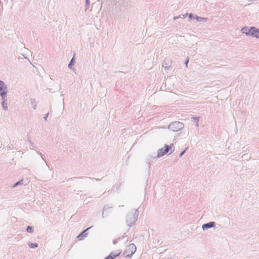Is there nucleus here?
<instances>
[{"mask_svg":"<svg viewBox=\"0 0 259 259\" xmlns=\"http://www.w3.org/2000/svg\"><path fill=\"white\" fill-rule=\"evenodd\" d=\"M7 90L8 87L7 85L3 81L0 80V95L7 94Z\"/></svg>","mask_w":259,"mask_h":259,"instance_id":"obj_6","label":"nucleus"},{"mask_svg":"<svg viewBox=\"0 0 259 259\" xmlns=\"http://www.w3.org/2000/svg\"><path fill=\"white\" fill-rule=\"evenodd\" d=\"M93 226H91L90 227H89L87 229H86L85 230H83V231H82L77 236V238L79 239V240H81L83 239V237H86V236L88 234V233H87V232Z\"/></svg>","mask_w":259,"mask_h":259,"instance_id":"obj_9","label":"nucleus"},{"mask_svg":"<svg viewBox=\"0 0 259 259\" xmlns=\"http://www.w3.org/2000/svg\"><path fill=\"white\" fill-rule=\"evenodd\" d=\"M215 226V223L214 222H209L207 223L204 224L202 226L203 230H205L208 229L213 228Z\"/></svg>","mask_w":259,"mask_h":259,"instance_id":"obj_8","label":"nucleus"},{"mask_svg":"<svg viewBox=\"0 0 259 259\" xmlns=\"http://www.w3.org/2000/svg\"><path fill=\"white\" fill-rule=\"evenodd\" d=\"M28 141H29V142L31 144V147H30V148L31 149H33V148H34L35 147V144L34 143H33V142H31L30 139H29Z\"/></svg>","mask_w":259,"mask_h":259,"instance_id":"obj_21","label":"nucleus"},{"mask_svg":"<svg viewBox=\"0 0 259 259\" xmlns=\"http://www.w3.org/2000/svg\"><path fill=\"white\" fill-rule=\"evenodd\" d=\"M178 18H179V17H174V19H175V20H176V19H178Z\"/></svg>","mask_w":259,"mask_h":259,"instance_id":"obj_31","label":"nucleus"},{"mask_svg":"<svg viewBox=\"0 0 259 259\" xmlns=\"http://www.w3.org/2000/svg\"><path fill=\"white\" fill-rule=\"evenodd\" d=\"M86 178L88 179H92V180L95 179L97 182H99L101 180L100 179H98V178H90V177H87Z\"/></svg>","mask_w":259,"mask_h":259,"instance_id":"obj_24","label":"nucleus"},{"mask_svg":"<svg viewBox=\"0 0 259 259\" xmlns=\"http://www.w3.org/2000/svg\"><path fill=\"white\" fill-rule=\"evenodd\" d=\"M117 254H114V252H112L109 255H111V256L114 259L116 256H118L121 253V250H117Z\"/></svg>","mask_w":259,"mask_h":259,"instance_id":"obj_12","label":"nucleus"},{"mask_svg":"<svg viewBox=\"0 0 259 259\" xmlns=\"http://www.w3.org/2000/svg\"><path fill=\"white\" fill-rule=\"evenodd\" d=\"M48 116H49V112L47 113L46 114H45L44 117V119L45 121L47 120V118H48Z\"/></svg>","mask_w":259,"mask_h":259,"instance_id":"obj_25","label":"nucleus"},{"mask_svg":"<svg viewBox=\"0 0 259 259\" xmlns=\"http://www.w3.org/2000/svg\"><path fill=\"white\" fill-rule=\"evenodd\" d=\"M189 62V59L187 58L185 61V64H186V66H187V64Z\"/></svg>","mask_w":259,"mask_h":259,"instance_id":"obj_27","label":"nucleus"},{"mask_svg":"<svg viewBox=\"0 0 259 259\" xmlns=\"http://www.w3.org/2000/svg\"><path fill=\"white\" fill-rule=\"evenodd\" d=\"M172 65V61L169 59H166L162 64V67L167 70H169Z\"/></svg>","mask_w":259,"mask_h":259,"instance_id":"obj_7","label":"nucleus"},{"mask_svg":"<svg viewBox=\"0 0 259 259\" xmlns=\"http://www.w3.org/2000/svg\"><path fill=\"white\" fill-rule=\"evenodd\" d=\"M30 102L32 107L34 110H35L37 107V102L35 101V99L34 98H31Z\"/></svg>","mask_w":259,"mask_h":259,"instance_id":"obj_11","label":"nucleus"},{"mask_svg":"<svg viewBox=\"0 0 259 259\" xmlns=\"http://www.w3.org/2000/svg\"><path fill=\"white\" fill-rule=\"evenodd\" d=\"M90 0H85V11L89 8Z\"/></svg>","mask_w":259,"mask_h":259,"instance_id":"obj_20","label":"nucleus"},{"mask_svg":"<svg viewBox=\"0 0 259 259\" xmlns=\"http://www.w3.org/2000/svg\"><path fill=\"white\" fill-rule=\"evenodd\" d=\"M6 95L7 94H4V95H0L1 97H2V102H7V100L6 99Z\"/></svg>","mask_w":259,"mask_h":259,"instance_id":"obj_19","label":"nucleus"},{"mask_svg":"<svg viewBox=\"0 0 259 259\" xmlns=\"http://www.w3.org/2000/svg\"><path fill=\"white\" fill-rule=\"evenodd\" d=\"M184 127V124L180 121H174L170 123L168 126L169 130L177 132Z\"/></svg>","mask_w":259,"mask_h":259,"instance_id":"obj_3","label":"nucleus"},{"mask_svg":"<svg viewBox=\"0 0 259 259\" xmlns=\"http://www.w3.org/2000/svg\"><path fill=\"white\" fill-rule=\"evenodd\" d=\"M136 251V247L134 244H131L127 246L123 252L125 257H130Z\"/></svg>","mask_w":259,"mask_h":259,"instance_id":"obj_4","label":"nucleus"},{"mask_svg":"<svg viewBox=\"0 0 259 259\" xmlns=\"http://www.w3.org/2000/svg\"><path fill=\"white\" fill-rule=\"evenodd\" d=\"M138 209H133L131 210L126 216V223L128 226H132L137 220L139 215Z\"/></svg>","mask_w":259,"mask_h":259,"instance_id":"obj_1","label":"nucleus"},{"mask_svg":"<svg viewBox=\"0 0 259 259\" xmlns=\"http://www.w3.org/2000/svg\"><path fill=\"white\" fill-rule=\"evenodd\" d=\"M241 31L242 33L245 34L247 36H250L251 32V27L248 28L247 26H244L241 28Z\"/></svg>","mask_w":259,"mask_h":259,"instance_id":"obj_10","label":"nucleus"},{"mask_svg":"<svg viewBox=\"0 0 259 259\" xmlns=\"http://www.w3.org/2000/svg\"><path fill=\"white\" fill-rule=\"evenodd\" d=\"M26 231L29 233H33V228L32 227L30 226H28L26 228Z\"/></svg>","mask_w":259,"mask_h":259,"instance_id":"obj_17","label":"nucleus"},{"mask_svg":"<svg viewBox=\"0 0 259 259\" xmlns=\"http://www.w3.org/2000/svg\"><path fill=\"white\" fill-rule=\"evenodd\" d=\"M110 208H112V207H110ZM108 208H110V207H108L106 205L104 206V207H103V213L102 215V218H104L105 217L107 216V214H106L105 211Z\"/></svg>","mask_w":259,"mask_h":259,"instance_id":"obj_14","label":"nucleus"},{"mask_svg":"<svg viewBox=\"0 0 259 259\" xmlns=\"http://www.w3.org/2000/svg\"><path fill=\"white\" fill-rule=\"evenodd\" d=\"M74 63H75V61H74V58L73 57V58L71 59V60H70V62H69V64H68V67L69 69H71V68H72V66L73 65H74Z\"/></svg>","mask_w":259,"mask_h":259,"instance_id":"obj_15","label":"nucleus"},{"mask_svg":"<svg viewBox=\"0 0 259 259\" xmlns=\"http://www.w3.org/2000/svg\"><path fill=\"white\" fill-rule=\"evenodd\" d=\"M117 251H115V252H114V254H117Z\"/></svg>","mask_w":259,"mask_h":259,"instance_id":"obj_32","label":"nucleus"},{"mask_svg":"<svg viewBox=\"0 0 259 259\" xmlns=\"http://www.w3.org/2000/svg\"><path fill=\"white\" fill-rule=\"evenodd\" d=\"M174 149L175 148L172 144L170 145L165 144L164 148L158 150L157 157H160L163 156L164 154L167 153L170 150H171L170 153H171L174 151Z\"/></svg>","mask_w":259,"mask_h":259,"instance_id":"obj_2","label":"nucleus"},{"mask_svg":"<svg viewBox=\"0 0 259 259\" xmlns=\"http://www.w3.org/2000/svg\"><path fill=\"white\" fill-rule=\"evenodd\" d=\"M2 106L3 107V109L5 110H8V105H7V102H5V101H4V102H2Z\"/></svg>","mask_w":259,"mask_h":259,"instance_id":"obj_16","label":"nucleus"},{"mask_svg":"<svg viewBox=\"0 0 259 259\" xmlns=\"http://www.w3.org/2000/svg\"><path fill=\"white\" fill-rule=\"evenodd\" d=\"M203 19H204V18H202V17H201L197 16H196V19L198 21H199V22L201 21Z\"/></svg>","mask_w":259,"mask_h":259,"instance_id":"obj_22","label":"nucleus"},{"mask_svg":"<svg viewBox=\"0 0 259 259\" xmlns=\"http://www.w3.org/2000/svg\"><path fill=\"white\" fill-rule=\"evenodd\" d=\"M104 259H113V258L111 256V255H108Z\"/></svg>","mask_w":259,"mask_h":259,"instance_id":"obj_28","label":"nucleus"},{"mask_svg":"<svg viewBox=\"0 0 259 259\" xmlns=\"http://www.w3.org/2000/svg\"><path fill=\"white\" fill-rule=\"evenodd\" d=\"M28 245L30 248H35L38 247V244L36 243L28 242Z\"/></svg>","mask_w":259,"mask_h":259,"instance_id":"obj_13","label":"nucleus"},{"mask_svg":"<svg viewBox=\"0 0 259 259\" xmlns=\"http://www.w3.org/2000/svg\"><path fill=\"white\" fill-rule=\"evenodd\" d=\"M188 149V148H186L185 150H184V151H183L182 152L180 153V154H179V157H182L183 154L186 152V151Z\"/></svg>","mask_w":259,"mask_h":259,"instance_id":"obj_23","label":"nucleus"},{"mask_svg":"<svg viewBox=\"0 0 259 259\" xmlns=\"http://www.w3.org/2000/svg\"><path fill=\"white\" fill-rule=\"evenodd\" d=\"M189 18L190 19H192V18H194V15H193V14L192 13L190 14L189 15Z\"/></svg>","mask_w":259,"mask_h":259,"instance_id":"obj_26","label":"nucleus"},{"mask_svg":"<svg viewBox=\"0 0 259 259\" xmlns=\"http://www.w3.org/2000/svg\"><path fill=\"white\" fill-rule=\"evenodd\" d=\"M37 153L41 156L42 159L44 160V158L42 157L41 153L38 152H37Z\"/></svg>","mask_w":259,"mask_h":259,"instance_id":"obj_29","label":"nucleus"},{"mask_svg":"<svg viewBox=\"0 0 259 259\" xmlns=\"http://www.w3.org/2000/svg\"><path fill=\"white\" fill-rule=\"evenodd\" d=\"M197 118H198V117H196L195 119H197V120H198V119H197Z\"/></svg>","mask_w":259,"mask_h":259,"instance_id":"obj_33","label":"nucleus"},{"mask_svg":"<svg viewBox=\"0 0 259 259\" xmlns=\"http://www.w3.org/2000/svg\"><path fill=\"white\" fill-rule=\"evenodd\" d=\"M250 36L259 38V29L254 26L251 27Z\"/></svg>","mask_w":259,"mask_h":259,"instance_id":"obj_5","label":"nucleus"},{"mask_svg":"<svg viewBox=\"0 0 259 259\" xmlns=\"http://www.w3.org/2000/svg\"><path fill=\"white\" fill-rule=\"evenodd\" d=\"M119 239V238H118V239H117V240H114V241H113V244H115L117 243V240H118Z\"/></svg>","mask_w":259,"mask_h":259,"instance_id":"obj_30","label":"nucleus"},{"mask_svg":"<svg viewBox=\"0 0 259 259\" xmlns=\"http://www.w3.org/2000/svg\"><path fill=\"white\" fill-rule=\"evenodd\" d=\"M23 180H21L20 181H18L17 182H16L13 186V187H16L19 185H23Z\"/></svg>","mask_w":259,"mask_h":259,"instance_id":"obj_18","label":"nucleus"}]
</instances>
